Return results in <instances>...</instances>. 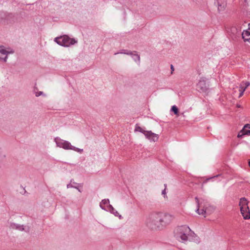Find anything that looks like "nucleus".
Wrapping results in <instances>:
<instances>
[{"instance_id": "nucleus-1", "label": "nucleus", "mask_w": 250, "mask_h": 250, "mask_svg": "<svg viewBox=\"0 0 250 250\" xmlns=\"http://www.w3.org/2000/svg\"><path fill=\"white\" fill-rule=\"evenodd\" d=\"M174 219V216L168 213L152 212L146 216L145 224L151 230H160L170 224Z\"/></svg>"}, {"instance_id": "nucleus-3", "label": "nucleus", "mask_w": 250, "mask_h": 250, "mask_svg": "<svg viewBox=\"0 0 250 250\" xmlns=\"http://www.w3.org/2000/svg\"><path fill=\"white\" fill-rule=\"evenodd\" d=\"M190 232V229L187 226H182L177 228L174 231L175 236L179 241H186Z\"/></svg>"}, {"instance_id": "nucleus-12", "label": "nucleus", "mask_w": 250, "mask_h": 250, "mask_svg": "<svg viewBox=\"0 0 250 250\" xmlns=\"http://www.w3.org/2000/svg\"><path fill=\"white\" fill-rule=\"evenodd\" d=\"M100 207L103 209H105V207L106 206H108L110 208H112V209H113V207H112V206H111L110 205H109V201L108 199H104L100 203Z\"/></svg>"}, {"instance_id": "nucleus-21", "label": "nucleus", "mask_w": 250, "mask_h": 250, "mask_svg": "<svg viewBox=\"0 0 250 250\" xmlns=\"http://www.w3.org/2000/svg\"><path fill=\"white\" fill-rule=\"evenodd\" d=\"M76 151H77L78 152H81L82 151V150H81V149H80L78 148H77V147H76Z\"/></svg>"}, {"instance_id": "nucleus-8", "label": "nucleus", "mask_w": 250, "mask_h": 250, "mask_svg": "<svg viewBox=\"0 0 250 250\" xmlns=\"http://www.w3.org/2000/svg\"><path fill=\"white\" fill-rule=\"evenodd\" d=\"M242 36L245 42L250 43V23L249 24L248 28L243 31Z\"/></svg>"}, {"instance_id": "nucleus-6", "label": "nucleus", "mask_w": 250, "mask_h": 250, "mask_svg": "<svg viewBox=\"0 0 250 250\" xmlns=\"http://www.w3.org/2000/svg\"><path fill=\"white\" fill-rule=\"evenodd\" d=\"M54 141L58 147L63 148L64 149L76 150V148L75 146H71V144L69 142L63 140L59 137L55 138Z\"/></svg>"}, {"instance_id": "nucleus-14", "label": "nucleus", "mask_w": 250, "mask_h": 250, "mask_svg": "<svg viewBox=\"0 0 250 250\" xmlns=\"http://www.w3.org/2000/svg\"><path fill=\"white\" fill-rule=\"evenodd\" d=\"M5 155L3 151L0 149V165L3 164L5 162Z\"/></svg>"}, {"instance_id": "nucleus-24", "label": "nucleus", "mask_w": 250, "mask_h": 250, "mask_svg": "<svg viewBox=\"0 0 250 250\" xmlns=\"http://www.w3.org/2000/svg\"><path fill=\"white\" fill-rule=\"evenodd\" d=\"M249 166H250V161H249Z\"/></svg>"}, {"instance_id": "nucleus-4", "label": "nucleus", "mask_w": 250, "mask_h": 250, "mask_svg": "<svg viewBox=\"0 0 250 250\" xmlns=\"http://www.w3.org/2000/svg\"><path fill=\"white\" fill-rule=\"evenodd\" d=\"M249 203V201L244 197L240 199L239 205L241 213L245 220L250 219V211L248 206Z\"/></svg>"}, {"instance_id": "nucleus-19", "label": "nucleus", "mask_w": 250, "mask_h": 250, "mask_svg": "<svg viewBox=\"0 0 250 250\" xmlns=\"http://www.w3.org/2000/svg\"><path fill=\"white\" fill-rule=\"evenodd\" d=\"M134 59L136 61V60H138L139 61H140V57L139 55H134Z\"/></svg>"}, {"instance_id": "nucleus-2", "label": "nucleus", "mask_w": 250, "mask_h": 250, "mask_svg": "<svg viewBox=\"0 0 250 250\" xmlns=\"http://www.w3.org/2000/svg\"><path fill=\"white\" fill-rule=\"evenodd\" d=\"M195 201L197 204V209L195 211L199 215L210 214L215 210L214 206L209 205L208 203L205 202L203 200H200L196 197Z\"/></svg>"}, {"instance_id": "nucleus-22", "label": "nucleus", "mask_w": 250, "mask_h": 250, "mask_svg": "<svg viewBox=\"0 0 250 250\" xmlns=\"http://www.w3.org/2000/svg\"><path fill=\"white\" fill-rule=\"evenodd\" d=\"M170 67H171V69L172 71H174V67L172 65H171Z\"/></svg>"}, {"instance_id": "nucleus-23", "label": "nucleus", "mask_w": 250, "mask_h": 250, "mask_svg": "<svg viewBox=\"0 0 250 250\" xmlns=\"http://www.w3.org/2000/svg\"><path fill=\"white\" fill-rule=\"evenodd\" d=\"M162 194H166V189H165L163 192H162Z\"/></svg>"}, {"instance_id": "nucleus-15", "label": "nucleus", "mask_w": 250, "mask_h": 250, "mask_svg": "<svg viewBox=\"0 0 250 250\" xmlns=\"http://www.w3.org/2000/svg\"><path fill=\"white\" fill-rule=\"evenodd\" d=\"M250 83L248 82H242L240 85L239 90L244 89V91H245L246 89L250 85Z\"/></svg>"}, {"instance_id": "nucleus-9", "label": "nucleus", "mask_w": 250, "mask_h": 250, "mask_svg": "<svg viewBox=\"0 0 250 250\" xmlns=\"http://www.w3.org/2000/svg\"><path fill=\"white\" fill-rule=\"evenodd\" d=\"M145 136L147 139L153 142L157 141L158 139V135L151 131H146L145 132Z\"/></svg>"}, {"instance_id": "nucleus-11", "label": "nucleus", "mask_w": 250, "mask_h": 250, "mask_svg": "<svg viewBox=\"0 0 250 250\" xmlns=\"http://www.w3.org/2000/svg\"><path fill=\"white\" fill-rule=\"evenodd\" d=\"M197 87L200 90L204 91L207 89L205 80L204 79L200 80L197 84Z\"/></svg>"}, {"instance_id": "nucleus-7", "label": "nucleus", "mask_w": 250, "mask_h": 250, "mask_svg": "<svg viewBox=\"0 0 250 250\" xmlns=\"http://www.w3.org/2000/svg\"><path fill=\"white\" fill-rule=\"evenodd\" d=\"M13 53L14 51L12 49L5 48L3 45H0V61L6 62L8 55Z\"/></svg>"}, {"instance_id": "nucleus-16", "label": "nucleus", "mask_w": 250, "mask_h": 250, "mask_svg": "<svg viewBox=\"0 0 250 250\" xmlns=\"http://www.w3.org/2000/svg\"><path fill=\"white\" fill-rule=\"evenodd\" d=\"M135 131H138L143 133L145 135V132L146 131L143 129L142 127L140 126L136 125L135 128Z\"/></svg>"}, {"instance_id": "nucleus-17", "label": "nucleus", "mask_w": 250, "mask_h": 250, "mask_svg": "<svg viewBox=\"0 0 250 250\" xmlns=\"http://www.w3.org/2000/svg\"><path fill=\"white\" fill-rule=\"evenodd\" d=\"M171 110L173 111L175 115L178 116L179 111L176 105H173L171 107Z\"/></svg>"}, {"instance_id": "nucleus-10", "label": "nucleus", "mask_w": 250, "mask_h": 250, "mask_svg": "<svg viewBox=\"0 0 250 250\" xmlns=\"http://www.w3.org/2000/svg\"><path fill=\"white\" fill-rule=\"evenodd\" d=\"M250 133V125H246L241 132L238 134V137H241L243 135L249 134Z\"/></svg>"}, {"instance_id": "nucleus-13", "label": "nucleus", "mask_w": 250, "mask_h": 250, "mask_svg": "<svg viewBox=\"0 0 250 250\" xmlns=\"http://www.w3.org/2000/svg\"><path fill=\"white\" fill-rule=\"evenodd\" d=\"M217 4L219 11L223 10L226 6V2L225 0H217Z\"/></svg>"}, {"instance_id": "nucleus-18", "label": "nucleus", "mask_w": 250, "mask_h": 250, "mask_svg": "<svg viewBox=\"0 0 250 250\" xmlns=\"http://www.w3.org/2000/svg\"><path fill=\"white\" fill-rule=\"evenodd\" d=\"M42 94H43V92H42V91L37 92L36 93V97H39V96H41V95H42Z\"/></svg>"}, {"instance_id": "nucleus-20", "label": "nucleus", "mask_w": 250, "mask_h": 250, "mask_svg": "<svg viewBox=\"0 0 250 250\" xmlns=\"http://www.w3.org/2000/svg\"><path fill=\"white\" fill-rule=\"evenodd\" d=\"M239 91H240L239 97H240L243 95V93L244 92V89L239 90Z\"/></svg>"}, {"instance_id": "nucleus-5", "label": "nucleus", "mask_w": 250, "mask_h": 250, "mask_svg": "<svg viewBox=\"0 0 250 250\" xmlns=\"http://www.w3.org/2000/svg\"><path fill=\"white\" fill-rule=\"evenodd\" d=\"M54 41L59 45L64 46H69L70 45L74 44L77 42L75 39L70 38L67 35L57 37Z\"/></svg>"}]
</instances>
